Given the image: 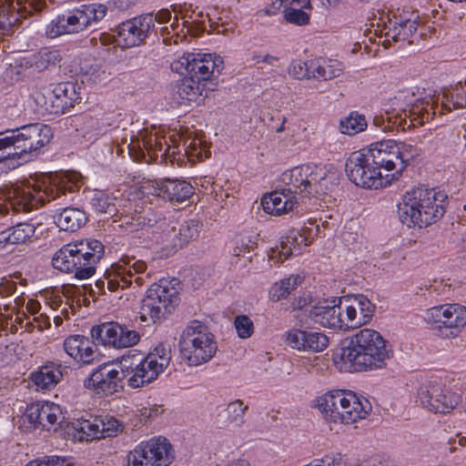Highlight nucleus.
I'll return each instance as SVG.
<instances>
[{
  "instance_id": "obj_1",
  "label": "nucleus",
  "mask_w": 466,
  "mask_h": 466,
  "mask_svg": "<svg viewBox=\"0 0 466 466\" xmlns=\"http://www.w3.org/2000/svg\"><path fill=\"white\" fill-rule=\"evenodd\" d=\"M391 356L387 341L376 330L363 329L342 342L335 361L339 359L342 368L352 371L381 369Z\"/></svg>"
},
{
  "instance_id": "obj_2",
  "label": "nucleus",
  "mask_w": 466,
  "mask_h": 466,
  "mask_svg": "<svg viewBox=\"0 0 466 466\" xmlns=\"http://www.w3.org/2000/svg\"><path fill=\"white\" fill-rule=\"evenodd\" d=\"M448 196L442 191L424 187L405 193L398 205V216L402 224L420 228L441 219L446 212Z\"/></svg>"
},
{
  "instance_id": "obj_3",
  "label": "nucleus",
  "mask_w": 466,
  "mask_h": 466,
  "mask_svg": "<svg viewBox=\"0 0 466 466\" xmlns=\"http://www.w3.org/2000/svg\"><path fill=\"white\" fill-rule=\"evenodd\" d=\"M105 254V247L95 238L70 242L58 249L52 258L55 268L73 274L77 279H86L96 273V265Z\"/></svg>"
},
{
  "instance_id": "obj_4",
  "label": "nucleus",
  "mask_w": 466,
  "mask_h": 466,
  "mask_svg": "<svg viewBox=\"0 0 466 466\" xmlns=\"http://www.w3.org/2000/svg\"><path fill=\"white\" fill-rule=\"evenodd\" d=\"M378 171H394L390 175V182L397 180L410 163L420 154V149L405 142L382 140L363 148Z\"/></svg>"
},
{
  "instance_id": "obj_5",
  "label": "nucleus",
  "mask_w": 466,
  "mask_h": 466,
  "mask_svg": "<svg viewBox=\"0 0 466 466\" xmlns=\"http://www.w3.org/2000/svg\"><path fill=\"white\" fill-rule=\"evenodd\" d=\"M108 11L106 5L92 2L80 4L67 14L58 15L47 25L46 35L54 38L61 35L78 34L102 21Z\"/></svg>"
},
{
  "instance_id": "obj_6",
  "label": "nucleus",
  "mask_w": 466,
  "mask_h": 466,
  "mask_svg": "<svg viewBox=\"0 0 466 466\" xmlns=\"http://www.w3.org/2000/svg\"><path fill=\"white\" fill-rule=\"evenodd\" d=\"M51 128L42 123L25 125L2 136L4 144V156L2 157L14 158L32 156L41 147L50 142Z\"/></svg>"
},
{
  "instance_id": "obj_7",
  "label": "nucleus",
  "mask_w": 466,
  "mask_h": 466,
  "mask_svg": "<svg viewBox=\"0 0 466 466\" xmlns=\"http://www.w3.org/2000/svg\"><path fill=\"white\" fill-rule=\"evenodd\" d=\"M179 350L182 359L189 366H198L214 357L217 343L207 325L198 320H192L181 334Z\"/></svg>"
},
{
  "instance_id": "obj_8",
  "label": "nucleus",
  "mask_w": 466,
  "mask_h": 466,
  "mask_svg": "<svg viewBox=\"0 0 466 466\" xmlns=\"http://www.w3.org/2000/svg\"><path fill=\"white\" fill-rule=\"evenodd\" d=\"M414 94L410 97L404 92H399L394 97L395 100H406L405 108H400L398 112L386 111L385 115L375 116L373 124L381 128L384 132L396 130H406L417 126H421L431 117L427 106L429 102L424 99H413Z\"/></svg>"
},
{
  "instance_id": "obj_9",
  "label": "nucleus",
  "mask_w": 466,
  "mask_h": 466,
  "mask_svg": "<svg viewBox=\"0 0 466 466\" xmlns=\"http://www.w3.org/2000/svg\"><path fill=\"white\" fill-rule=\"evenodd\" d=\"M179 301V281L177 279L171 280L161 279L154 283L147 290L146 297L142 300L140 319L143 322L165 318L172 312Z\"/></svg>"
},
{
  "instance_id": "obj_10",
  "label": "nucleus",
  "mask_w": 466,
  "mask_h": 466,
  "mask_svg": "<svg viewBox=\"0 0 466 466\" xmlns=\"http://www.w3.org/2000/svg\"><path fill=\"white\" fill-rule=\"evenodd\" d=\"M78 187L77 183L72 182L67 176H64L57 185L46 187L42 194L30 187L13 189L8 193L9 205L15 212H28L35 208L43 206L46 201L54 200L66 195V192H76Z\"/></svg>"
},
{
  "instance_id": "obj_11",
  "label": "nucleus",
  "mask_w": 466,
  "mask_h": 466,
  "mask_svg": "<svg viewBox=\"0 0 466 466\" xmlns=\"http://www.w3.org/2000/svg\"><path fill=\"white\" fill-rule=\"evenodd\" d=\"M147 265L142 260L135 258H123L117 263L112 265L103 277L95 282V286H89L88 294L94 299L99 295L106 294V289L111 292L130 287L134 274L143 273Z\"/></svg>"
},
{
  "instance_id": "obj_12",
  "label": "nucleus",
  "mask_w": 466,
  "mask_h": 466,
  "mask_svg": "<svg viewBox=\"0 0 466 466\" xmlns=\"http://www.w3.org/2000/svg\"><path fill=\"white\" fill-rule=\"evenodd\" d=\"M424 320L433 326L437 335L456 338L466 325V308L460 304H444L428 309Z\"/></svg>"
},
{
  "instance_id": "obj_13",
  "label": "nucleus",
  "mask_w": 466,
  "mask_h": 466,
  "mask_svg": "<svg viewBox=\"0 0 466 466\" xmlns=\"http://www.w3.org/2000/svg\"><path fill=\"white\" fill-rule=\"evenodd\" d=\"M345 171L351 182L364 188L377 189L390 184V175L380 173L363 148L350 154L346 161Z\"/></svg>"
},
{
  "instance_id": "obj_14",
  "label": "nucleus",
  "mask_w": 466,
  "mask_h": 466,
  "mask_svg": "<svg viewBox=\"0 0 466 466\" xmlns=\"http://www.w3.org/2000/svg\"><path fill=\"white\" fill-rule=\"evenodd\" d=\"M174 450L168 440L159 436L142 441L127 455L128 466H169Z\"/></svg>"
},
{
  "instance_id": "obj_15",
  "label": "nucleus",
  "mask_w": 466,
  "mask_h": 466,
  "mask_svg": "<svg viewBox=\"0 0 466 466\" xmlns=\"http://www.w3.org/2000/svg\"><path fill=\"white\" fill-rule=\"evenodd\" d=\"M378 27H382L385 35L394 42L408 40L418 30L420 15L417 11L400 9L380 13Z\"/></svg>"
},
{
  "instance_id": "obj_16",
  "label": "nucleus",
  "mask_w": 466,
  "mask_h": 466,
  "mask_svg": "<svg viewBox=\"0 0 466 466\" xmlns=\"http://www.w3.org/2000/svg\"><path fill=\"white\" fill-rule=\"evenodd\" d=\"M223 64L218 57L215 59L211 54H187L171 64V69L180 75L197 79L206 86L217 74L220 75Z\"/></svg>"
},
{
  "instance_id": "obj_17",
  "label": "nucleus",
  "mask_w": 466,
  "mask_h": 466,
  "mask_svg": "<svg viewBox=\"0 0 466 466\" xmlns=\"http://www.w3.org/2000/svg\"><path fill=\"white\" fill-rule=\"evenodd\" d=\"M324 178L321 169L311 165L295 167L281 176L282 182L289 187L286 188L288 193L302 194L305 197L319 193L320 182Z\"/></svg>"
},
{
  "instance_id": "obj_18",
  "label": "nucleus",
  "mask_w": 466,
  "mask_h": 466,
  "mask_svg": "<svg viewBox=\"0 0 466 466\" xmlns=\"http://www.w3.org/2000/svg\"><path fill=\"white\" fill-rule=\"evenodd\" d=\"M418 399L426 410L441 414L451 412L461 400L459 395L437 381L422 384L418 390Z\"/></svg>"
},
{
  "instance_id": "obj_19",
  "label": "nucleus",
  "mask_w": 466,
  "mask_h": 466,
  "mask_svg": "<svg viewBox=\"0 0 466 466\" xmlns=\"http://www.w3.org/2000/svg\"><path fill=\"white\" fill-rule=\"evenodd\" d=\"M46 6V0H4L0 5V29L11 33L23 20L40 13Z\"/></svg>"
},
{
  "instance_id": "obj_20",
  "label": "nucleus",
  "mask_w": 466,
  "mask_h": 466,
  "mask_svg": "<svg viewBox=\"0 0 466 466\" xmlns=\"http://www.w3.org/2000/svg\"><path fill=\"white\" fill-rule=\"evenodd\" d=\"M91 338L102 346H111L116 349L127 348L136 345L140 335L137 331L117 322H107L94 326L91 329Z\"/></svg>"
},
{
  "instance_id": "obj_21",
  "label": "nucleus",
  "mask_w": 466,
  "mask_h": 466,
  "mask_svg": "<svg viewBox=\"0 0 466 466\" xmlns=\"http://www.w3.org/2000/svg\"><path fill=\"white\" fill-rule=\"evenodd\" d=\"M127 377L121 369L118 370L109 363L98 365L84 380V387L99 396H109L122 389V380Z\"/></svg>"
},
{
  "instance_id": "obj_22",
  "label": "nucleus",
  "mask_w": 466,
  "mask_h": 466,
  "mask_svg": "<svg viewBox=\"0 0 466 466\" xmlns=\"http://www.w3.org/2000/svg\"><path fill=\"white\" fill-rule=\"evenodd\" d=\"M119 363L124 373L127 376L130 375L127 382L128 386L133 389L151 383L161 373L149 364L145 357L140 354H130V351L122 357Z\"/></svg>"
},
{
  "instance_id": "obj_23",
  "label": "nucleus",
  "mask_w": 466,
  "mask_h": 466,
  "mask_svg": "<svg viewBox=\"0 0 466 466\" xmlns=\"http://www.w3.org/2000/svg\"><path fill=\"white\" fill-rule=\"evenodd\" d=\"M60 418L63 417L58 405L49 402H35L26 407L21 420L26 430L49 431Z\"/></svg>"
},
{
  "instance_id": "obj_24",
  "label": "nucleus",
  "mask_w": 466,
  "mask_h": 466,
  "mask_svg": "<svg viewBox=\"0 0 466 466\" xmlns=\"http://www.w3.org/2000/svg\"><path fill=\"white\" fill-rule=\"evenodd\" d=\"M326 407H331L336 410L337 405H340L341 413L334 412L337 420H341V423L350 424L364 418L370 409L368 400H360L354 392L344 390V396L326 398L324 400Z\"/></svg>"
},
{
  "instance_id": "obj_25",
  "label": "nucleus",
  "mask_w": 466,
  "mask_h": 466,
  "mask_svg": "<svg viewBox=\"0 0 466 466\" xmlns=\"http://www.w3.org/2000/svg\"><path fill=\"white\" fill-rule=\"evenodd\" d=\"M286 344L299 351L318 353L325 350L329 343L328 336L321 331L309 329L300 324L286 333Z\"/></svg>"
},
{
  "instance_id": "obj_26",
  "label": "nucleus",
  "mask_w": 466,
  "mask_h": 466,
  "mask_svg": "<svg viewBox=\"0 0 466 466\" xmlns=\"http://www.w3.org/2000/svg\"><path fill=\"white\" fill-rule=\"evenodd\" d=\"M122 143L127 144L129 155L137 161H147L145 151L151 160L157 159L159 154L161 158H165L169 149L164 137L157 135H146L141 140L135 136H132L129 141L123 137Z\"/></svg>"
},
{
  "instance_id": "obj_27",
  "label": "nucleus",
  "mask_w": 466,
  "mask_h": 466,
  "mask_svg": "<svg viewBox=\"0 0 466 466\" xmlns=\"http://www.w3.org/2000/svg\"><path fill=\"white\" fill-rule=\"evenodd\" d=\"M154 28L152 14H144L123 22L118 26V35L127 47L140 46Z\"/></svg>"
},
{
  "instance_id": "obj_28",
  "label": "nucleus",
  "mask_w": 466,
  "mask_h": 466,
  "mask_svg": "<svg viewBox=\"0 0 466 466\" xmlns=\"http://www.w3.org/2000/svg\"><path fill=\"white\" fill-rule=\"evenodd\" d=\"M99 345L92 338L82 335H71L64 341V350L76 362L83 366L91 365L100 360V353L95 346Z\"/></svg>"
},
{
  "instance_id": "obj_29",
  "label": "nucleus",
  "mask_w": 466,
  "mask_h": 466,
  "mask_svg": "<svg viewBox=\"0 0 466 466\" xmlns=\"http://www.w3.org/2000/svg\"><path fill=\"white\" fill-rule=\"evenodd\" d=\"M150 194L167 199L171 202L182 203L193 195L194 187L186 180L177 178H160L155 180Z\"/></svg>"
},
{
  "instance_id": "obj_30",
  "label": "nucleus",
  "mask_w": 466,
  "mask_h": 466,
  "mask_svg": "<svg viewBox=\"0 0 466 466\" xmlns=\"http://www.w3.org/2000/svg\"><path fill=\"white\" fill-rule=\"evenodd\" d=\"M342 313H344L343 302L339 299L338 303L336 299L325 300L311 307L309 317L322 327L342 329Z\"/></svg>"
},
{
  "instance_id": "obj_31",
  "label": "nucleus",
  "mask_w": 466,
  "mask_h": 466,
  "mask_svg": "<svg viewBox=\"0 0 466 466\" xmlns=\"http://www.w3.org/2000/svg\"><path fill=\"white\" fill-rule=\"evenodd\" d=\"M159 228H162V241L171 243L174 248L183 247L189 241L198 237L202 224L198 219H189L185 221L177 233L175 227H170L165 218L159 220Z\"/></svg>"
},
{
  "instance_id": "obj_32",
  "label": "nucleus",
  "mask_w": 466,
  "mask_h": 466,
  "mask_svg": "<svg viewBox=\"0 0 466 466\" xmlns=\"http://www.w3.org/2000/svg\"><path fill=\"white\" fill-rule=\"evenodd\" d=\"M205 85L197 79L186 76L170 85V96L174 103L183 105L186 103H199L203 100Z\"/></svg>"
},
{
  "instance_id": "obj_33",
  "label": "nucleus",
  "mask_w": 466,
  "mask_h": 466,
  "mask_svg": "<svg viewBox=\"0 0 466 466\" xmlns=\"http://www.w3.org/2000/svg\"><path fill=\"white\" fill-rule=\"evenodd\" d=\"M296 205H298L297 198L288 193L286 188L275 190L261 199L264 211L274 216L288 214L293 210Z\"/></svg>"
},
{
  "instance_id": "obj_34",
  "label": "nucleus",
  "mask_w": 466,
  "mask_h": 466,
  "mask_svg": "<svg viewBox=\"0 0 466 466\" xmlns=\"http://www.w3.org/2000/svg\"><path fill=\"white\" fill-rule=\"evenodd\" d=\"M35 232V225L27 222L17 223L0 232V245L6 247L8 245L26 244L32 240Z\"/></svg>"
},
{
  "instance_id": "obj_35",
  "label": "nucleus",
  "mask_w": 466,
  "mask_h": 466,
  "mask_svg": "<svg viewBox=\"0 0 466 466\" xmlns=\"http://www.w3.org/2000/svg\"><path fill=\"white\" fill-rule=\"evenodd\" d=\"M63 366L59 363L48 362L38 371L31 374L32 381L41 390L54 388L63 377Z\"/></svg>"
},
{
  "instance_id": "obj_36",
  "label": "nucleus",
  "mask_w": 466,
  "mask_h": 466,
  "mask_svg": "<svg viewBox=\"0 0 466 466\" xmlns=\"http://www.w3.org/2000/svg\"><path fill=\"white\" fill-rule=\"evenodd\" d=\"M62 55L58 49L44 47L33 54L26 61L29 67L38 72L60 66Z\"/></svg>"
},
{
  "instance_id": "obj_37",
  "label": "nucleus",
  "mask_w": 466,
  "mask_h": 466,
  "mask_svg": "<svg viewBox=\"0 0 466 466\" xmlns=\"http://www.w3.org/2000/svg\"><path fill=\"white\" fill-rule=\"evenodd\" d=\"M86 212L76 208H66L56 218V223L61 230L75 232L86 225Z\"/></svg>"
},
{
  "instance_id": "obj_38",
  "label": "nucleus",
  "mask_w": 466,
  "mask_h": 466,
  "mask_svg": "<svg viewBox=\"0 0 466 466\" xmlns=\"http://www.w3.org/2000/svg\"><path fill=\"white\" fill-rule=\"evenodd\" d=\"M312 76L317 80H331L339 77L343 73L341 63L336 60L323 61L311 60Z\"/></svg>"
},
{
  "instance_id": "obj_39",
  "label": "nucleus",
  "mask_w": 466,
  "mask_h": 466,
  "mask_svg": "<svg viewBox=\"0 0 466 466\" xmlns=\"http://www.w3.org/2000/svg\"><path fill=\"white\" fill-rule=\"evenodd\" d=\"M303 279L300 275H291L289 278L283 279L276 282L270 289L271 299L274 301H279L287 298L293 290H295Z\"/></svg>"
},
{
  "instance_id": "obj_40",
  "label": "nucleus",
  "mask_w": 466,
  "mask_h": 466,
  "mask_svg": "<svg viewBox=\"0 0 466 466\" xmlns=\"http://www.w3.org/2000/svg\"><path fill=\"white\" fill-rule=\"evenodd\" d=\"M74 429L79 432V441H89L94 439H102L100 430V419L82 420L74 423Z\"/></svg>"
},
{
  "instance_id": "obj_41",
  "label": "nucleus",
  "mask_w": 466,
  "mask_h": 466,
  "mask_svg": "<svg viewBox=\"0 0 466 466\" xmlns=\"http://www.w3.org/2000/svg\"><path fill=\"white\" fill-rule=\"evenodd\" d=\"M90 205L96 213L105 214L110 218L115 216L117 211L114 199L99 190L94 191L90 199Z\"/></svg>"
},
{
  "instance_id": "obj_42",
  "label": "nucleus",
  "mask_w": 466,
  "mask_h": 466,
  "mask_svg": "<svg viewBox=\"0 0 466 466\" xmlns=\"http://www.w3.org/2000/svg\"><path fill=\"white\" fill-rule=\"evenodd\" d=\"M53 89L56 91V96H60L69 109L81 99L80 86L76 82H61L56 84Z\"/></svg>"
},
{
  "instance_id": "obj_43",
  "label": "nucleus",
  "mask_w": 466,
  "mask_h": 466,
  "mask_svg": "<svg viewBox=\"0 0 466 466\" xmlns=\"http://www.w3.org/2000/svg\"><path fill=\"white\" fill-rule=\"evenodd\" d=\"M147 362L154 368H157L159 372H163L170 363L171 350L164 344H158L152 351L146 357Z\"/></svg>"
},
{
  "instance_id": "obj_44",
  "label": "nucleus",
  "mask_w": 466,
  "mask_h": 466,
  "mask_svg": "<svg viewBox=\"0 0 466 466\" xmlns=\"http://www.w3.org/2000/svg\"><path fill=\"white\" fill-rule=\"evenodd\" d=\"M368 123L364 115L359 114L356 111L351 112L347 117L340 120L341 133L353 136L367 127Z\"/></svg>"
},
{
  "instance_id": "obj_45",
  "label": "nucleus",
  "mask_w": 466,
  "mask_h": 466,
  "mask_svg": "<svg viewBox=\"0 0 466 466\" xmlns=\"http://www.w3.org/2000/svg\"><path fill=\"white\" fill-rule=\"evenodd\" d=\"M338 395L339 397L344 396V390L329 391V392L325 393L322 396L319 397L315 400L314 407L317 408L319 410V412L322 414L323 418L327 421H330V422H334V423H338V422L341 423V420H337L335 417H333V415L335 414L334 412L341 413L340 405H337L336 406V410H335V409H333L331 407H326L324 405V403L322 404V402H325L324 400H326V398H331L332 397L334 399V397H338Z\"/></svg>"
},
{
  "instance_id": "obj_46",
  "label": "nucleus",
  "mask_w": 466,
  "mask_h": 466,
  "mask_svg": "<svg viewBox=\"0 0 466 466\" xmlns=\"http://www.w3.org/2000/svg\"><path fill=\"white\" fill-rule=\"evenodd\" d=\"M247 410L248 406L244 405L242 400H236L228 405L225 411L229 422L236 426H241L244 423V415Z\"/></svg>"
},
{
  "instance_id": "obj_47",
  "label": "nucleus",
  "mask_w": 466,
  "mask_h": 466,
  "mask_svg": "<svg viewBox=\"0 0 466 466\" xmlns=\"http://www.w3.org/2000/svg\"><path fill=\"white\" fill-rule=\"evenodd\" d=\"M464 93V86L461 82L456 84L452 91L445 94L447 97L445 104L446 108L451 110L466 107V97L463 96Z\"/></svg>"
},
{
  "instance_id": "obj_48",
  "label": "nucleus",
  "mask_w": 466,
  "mask_h": 466,
  "mask_svg": "<svg viewBox=\"0 0 466 466\" xmlns=\"http://www.w3.org/2000/svg\"><path fill=\"white\" fill-rule=\"evenodd\" d=\"M289 74L298 80L313 78L311 61L308 63L300 59L292 60L289 66Z\"/></svg>"
},
{
  "instance_id": "obj_49",
  "label": "nucleus",
  "mask_w": 466,
  "mask_h": 466,
  "mask_svg": "<svg viewBox=\"0 0 466 466\" xmlns=\"http://www.w3.org/2000/svg\"><path fill=\"white\" fill-rule=\"evenodd\" d=\"M353 304L357 307V310H359L360 319H362V323H368L374 314L375 305L363 295L355 297Z\"/></svg>"
},
{
  "instance_id": "obj_50",
  "label": "nucleus",
  "mask_w": 466,
  "mask_h": 466,
  "mask_svg": "<svg viewBox=\"0 0 466 466\" xmlns=\"http://www.w3.org/2000/svg\"><path fill=\"white\" fill-rule=\"evenodd\" d=\"M123 429V424L113 417L100 419V430L101 435H103L102 439L115 437L119 432H122Z\"/></svg>"
},
{
  "instance_id": "obj_51",
  "label": "nucleus",
  "mask_w": 466,
  "mask_h": 466,
  "mask_svg": "<svg viewBox=\"0 0 466 466\" xmlns=\"http://www.w3.org/2000/svg\"><path fill=\"white\" fill-rule=\"evenodd\" d=\"M345 315L342 313V329H354L363 325L362 319H360V314L354 304L343 305Z\"/></svg>"
},
{
  "instance_id": "obj_52",
  "label": "nucleus",
  "mask_w": 466,
  "mask_h": 466,
  "mask_svg": "<svg viewBox=\"0 0 466 466\" xmlns=\"http://www.w3.org/2000/svg\"><path fill=\"white\" fill-rule=\"evenodd\" d=\"M234 327L238 336L241 339L250 338L254 332V324L247 315H238L235 318Z\"/></svg>"
},
{
  "instance_id": "obj_53",
  "label": "nucleus",
  "mask_w": 466,
  "mask_h": 466,
  "mask_svg": "<svg viewBox=\"0 0 466 466\" xmlns=\"http://www.w3.org/2000/svg\"><path fill=\"white\" fill-rule=\"evenodd\" d=\"M302 6H299V8L292 6L285 11V18L288 22L298 25H303L309 23V15L301 10Z\"/></svg>"
},
{
  "instance_id": "obj_54",
  "label": "nucleus",
  "mask_w": 466,
  "mask_h": 466,
  "mask_svg": "<svg viewBox=\"0 0 466 466\" xmlns=\"http://www.w3.org/2000/svg\"><path fill=\"white\" fill-rule=\"evenodd\" d=\"M25 466H74L69 459L59 456H46L42 460L28 462Z\"/></svg>"
},
{
  "instance_id": "obj_55",
  "label": "nucleus",
  "mask_w": 466,
  "mask_h": 466,
  "mask_svg": "<svg viewBox=\"0 0 466 466\" xmlns=\"http://www.w3.org/2000/svg\"><path fill=\"white\" fill-rule=\"evenodd\" d=\"M47 98L53 100L49 107V114L60 115L66 114L69 111V107L64 103V100L61 98V96H56V91L54 89H48Z\"/></svg>"
},
{
  "instance_id": "obj_56",
  "label": "nucleus",
  "mask_w": 466,
  "mask_h": 466,
  "mask_svg": "<svg viewBox=\"0 0 466 466\" xmlns=\"http://www.w3.org/2000/svg\"><path fill=\"white\" fill-rule=\"evenodd\" d=\"M317 466H346L342 454L330 453L321 459L314 460Z\"/></svg>"
},
{
  "instance_id": "obj_57",
  "label": "nucleus",
  "mask_w": 466,
  "mask_h": 466,
  "mask_svg": "<svg viewBox=\"0 0 466 466\" xmlns=\"http://www.w3.org/2000/svg\"><path fill=\"white\" fill-rule=\"evenodd\" d=\"M47 96L48 90H46V92L39 91L35 93L34 99L42 111L49 114V107L53 100L47 98Z\"/></svg>"
},
{
  "instance_id": "obj_58",
  "label": "nucleus",
  "mask_w": 466,
  "mask_h": 466,
  "mask_svg": "<svg viewBox=\"0 0 466 466\" xmlns=\"http://www.w3.org/2000/svg\"><path fill=\"white\" fill-rule=\"evenodd\" d=\"M163 412V410H159L157 407H150V408H143L140 410V420H144L145 422L148 420H152L157 418Z\"/></svg>"
},
{
  "instance_id": "obj_59",
  "label": "nucleus",
  "mask_w": 466,
  "mask_h": 466,
  "mask_svg": "<svg viewBox=\"0 0 466 466\" xmlns=\"http://www.w3.org/2000/svg\"><path fill=\"white\" fill-rule=\"evenodd\" d=\"M16 289V284L11 280H1L0 281V296L2 298L8 297L14 294Z\"/></svg>"
},
{
  "instance_id": "obj_60",
  "label": "nucleus",
  "mask_w": 466,
  "mask_h": 466,
  "mask_svg": "<svg viewBox=\"0 0 466 466\" xmlns=\"http://www.w3.org/2000/svg\"><path fill=\"white\" fill-rule=\"evenodd\" d=\"M448 446L450 452H453L457 450V446L459 445L461 447L466 446V436L461 435V433H457L454 438H451L448 441Z\"/></svg>"
},
{
  "instance_id": "obj_61",
  "label": "nucleus",
  "mask_w": 466,
  "mask_h": 466,
  "mask_svg": "<svg viewBox=\"0 0 466 466\" xmlns=\"http://www.w3.org/2000/svg\"><path fill=\"white\" fill-rule=\"evenodd\" d=\"M253 60L255 61L256 64L264 63L270 66H276L279 61V58L275 56L267 54L261 57L259 56H254Z\"/></svg>"
},
{
  "instance_id": "obj_62",
  "label": "nucleus",
  "mask_w": 466,
  "mask_h": 466,
  "mask_svg": "<svg viewBox=\"0 0 466 466\" xmlns=\"http://www.w3.org/2000/svg\"><path fill=\"white\" fill-rule=\"evenodd\" d=\"M289 238H282L280 240L279 246H278L280 249L279 252L283 254V259L289 258L292 255V249L290 247Z\"/></svg>"
},
{
  "instance_id": "obj_63",
  "label": "nucleus",
  "mask_w": 466,
  "mask_h": 466,
  "mask_svg": "<svg viewBox=\"0 0 466 466\" xmlns=\"http://www.w3.org/2000/svg\"><path fill=\"white\" fill-rule=\"evenodd\" d=\"M154 23L157 22L159 24H163L168 22L171 19V13L168 9H161L157 14L156 16L153 17Z\"/></svg>"
},
{
  "instance_id": "obj_64",
  "label": "nucleus",
  "mask_w": 466,
  "mask_h": 466,
  "mask_svg": "<svg viewBox=\"0 0 466 466\" xmlns=\"http://www.w3.org/2000/svg\"><path fill=\"white\" fill-rule=\"evenodd\" d=\"M34 321L37 323L38 329L40 330H43L44 329H48L51 326L50 319L44 314H41L38 317H35Z\"/></svg>"
}]
</instances>
